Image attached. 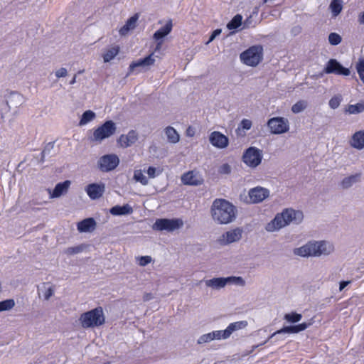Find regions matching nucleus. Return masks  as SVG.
<instances>
[{"label": "nucleus", "mask_w": 364, "mask_h": 364, "mask_svg": "<svg viewBox=\"0 0 364 364\" xmlns=\"http://www.w3.org/2000/svg\"><path fill=\"white\" fill-rule=\"evenodd\" d=\"M237 212V208L233 204L222 198L214 200L210 208L213 220L220 225L233 222L236 218Z\"/></svg>", "instance_id": "nucleus-1"}, {"label": "nucleus", "mask_w": 364, "mask_h": 364, "mask_svg": "<svg viewBox=\"0 0 364 364\" xmlns=\"http://www.w3.org/2000/svg\"><path fill=\"white\" fill-rule=\"evenodd\" d=\"M334 251L333 245L326 240H311L300 247L295 248L293 252L295 255L302 257H321L329 255Z\"/></svg>", "instance_id": "nucleus-2"}, {"label": "nucleus", "mask_w": 364, "mask_h": 364, "mask_svg": "<svg viewBox=\"0 0 364 364\" xmlns=\"http://www.w3.org/2000/svg\"><path fill=\"white\" fill-rule=\"evenodd\" d=\"M303 219L304 215L301 211L287 208L281 213L277 214L274 218L267 224L265 229L268 232H274L289 225L291 223L299 224Z\"/></svg>", "instance_id": "nucleus-3"}, {"label": "nucleus", "mask_w": 364, "mask_h": 364, "mask_svg": "<svg viewBox=\"0 0 364 364\" xmlns=\"http://www.w3.org/2000/svg\"><path fill=\"white\" fill-rule=\"evenodd\" d=\"M79 321L84 328L100 326L105 322L103 309L101 306H98L85 312L80 315Z\"/></svg>", "instance_id": "nucleus-4"}, {"label": "nucleus", "mask_w": 364, "mask_h": 364, "mask_svg": "<svg viewBox=\"0 0 364 364\" xmlns=\"http://www.w3.org/2000/svg\"><path fill=\"white\" fill-rule=\"evenodd\" d=\"M263 48L262 46H253L242 52L240 55L241 61L249 66L255 67L262 60Z\"/></svg>", "instance_id": "nucleus-5"}, {"label": "nucleus", "mask_w": 364, "mask_h": 364, "mask_svg": "<svg viewBox=\"0 0 364 364\" xmlns=\"http://www.w3.org/2000/svg\"><path fill=\"white\" fill-rule=\"evenodd\" d=\"M116 131V124L112 120L106 121L94 131L93 135L90 140L92 141L100 143L104 139L109 138L114 134Z\"/></svg>", "instance_id": "nucleus-6"}, {"label": "nucleus", "mask_w": 364, "mask_h": 364, "mask_svg": "<svg viewBox=\"0 0 364 364\" xmlns=\"http://www.w3.org/2000/svg\"><path fill=\"white\" fill-rule=\"evenodd\" d=\"M183 225V220L179 218H160L156 219L152 228L158 231L173 232L181 228Z\"/></svg>", "instance_id": "nucleus-7"}, {"label": "nucleus", "mask_w": 364, "mask_h": 364, "mask_svg": "<svg viewBox=\"0 0 364 364\" xmlns=\"http://www.w3.org/2000/svg\"><path fill=\"white\" fill-rule=\"evenodd\" d=\"M267 126L273 134H284L289 130L288 119L282 117L270 118L267 122Z\"/></svg>", "instance_id": "nucleus-8"}, {"label": "nucleus", "mask_w": 364, "mask_h": 364, "mask_svg": "<svg viewBox=\"0 0 364 364\" xmlns=\"http://www.w3.org/2000/svg\"><path fill=\"white\" fill-rule=\"evenodd\" d=\"M262 159V150L254 146L247 149L242 156L243 162L251 168L258 166L261 164Z\"/></svg>", "instance_id": "nucleus-9"}, {"label": "nucleus", "mask_w": 364, "mask_h": 364, "mask_svg": "<svg viewBox=\"0 0 364 364\" xmlns=\"http://www.w3.org/2000/svg\"><path fill=\"white\" fill-rule=\"evenodd\" d=\"M119 164L118 156L114 154H105L101 156L97 162L99 169L102 172L114 170Z\"/></svg>", "instance_id": "nucleus-10"}, {"label": "nucleus", "mask_w": 364, "mask_h": 364, "mask_svg": "<svg viewBox=\"0 0 364 364\" xmlns=\"http://www.w3.org/2000/svg\"><path fill=\"white\" fill-rule=\"evenodd\" d=\"M326 74L348 76L350 74L348 68H344L337 60L330 59L323 68Z\"/></svg>", "instance_id": "nucleus-11"}, {"label": "nucleus", "mask_w": 364, "mask_h": 364, "mask_svg": "<svg viewBox=\"0 0 364 364\" xmlns=\"http://www.w3.org/2000/svg\"><path fill=\"white\" fill-rule=\"evenodd\" d=\"M310 323H302L298 325L284 326L280 330H278L273 333L266 341H264L262 343L259 344L257 346H253V348L255 349L259 346H262L267 343L270 339L273 338L277 335L283 334V333H297L300 331H304L309 326Z\"/></svg>", "instance_id": "nucleus-12"}, {"label": "nucleus", "mask_w": 364, "mask_h": 364, "mask_svg": "<svg viewBox=\"0 0 364 364\" xmlns=\"http://www.w3.org/2000/svg\"><path fill=\"white\" fill-rule=\"evenodd\" d=\"M242 230L237 228L235 229L227 231L219 238L218 241L222 245H227L232 242L239 241L242 238Z\"/></svg>", "instance_id": "nucleus-13"}, {"label": "nucleus", "mask_w": 364, "mask_h": 364, "mask_svg": "<svg viewBox=\"0 0 364 364\" xmlns=\"http://www.w3.org/2000/svg\"><path fill=\"white\" fill-rule=\"evenodd\" d=\"M250 203H259L269 196V191L261 186H257L250 189L248 193Z\"/></svg>", "instance_id": "nucleus-14"}, {"label": "nucleus", "mask_w": 364, "mask_h": 364, "mask_svg": "<svg viewBox=\"0 0 364 364\" xmlns=\"http://www.w3.org/2000/svg\"><path fill=\"white\" fill-rule=\"evenodd\" d=\"M85 191L92 200L101 198L105 191V185L103 183H93L87 185Z\"/></svg>", "instance_id": "nucleus-15"}, {"label": "nucleus", "mask_w": 364, "mask_h": 364, "mask_svg": "<svg viewBox=\"0 0 364 364\" xmlns=\"http://www.w3.org/2000/svg\"><path fill=\"white\" fill-rule=\"evenodd\" d=\"M181 181L185 185L199 186L203 183V178L198 172L190 171L182 175Z\"/></svg>", "instance_id": "nucleus-16"}, {"label": "nucleus", "mask_w": 364, "mask_h": 364, "mask_svg": "<svg viewBox=\"0 0 364 364\" xmlns=\"http://www.w3.org/2000/svg\"><path fill=\"white\" fill-rule=\"evenodd\" d=\"M209 141L213 146L219 149L227 147L229 143L228 138L226 136L216 131L210 134Z\"/></svg>", "instance_id": "nucleus-17"}, {"label": "nucleus", "mask_w": 364, "mask_h": 364, "mask_svg": "<svg viewBox=\"0 0 364 364\" xmlns=\"http://www.w3.org/2000/svg\"><path fill=\"white\" fill-rule=\"evenodd\" d=\"M24 102L23 95L17 92H11L6 96V102L9 109L19 107Z\"/></svg>", "instance_id": "nucleus-18"}, {"label": "nucleus", "mask_w": 364, "mask_h": 364, "mask_svg": "<svg viewBox=\"0 0 364 364\" xmlns=\"http://www.w3.org/2000/svg\"><path fill=\"white\" fill-rule=\"evenodd\" d=\"M138 139V134L135 130H130L127 134H122L119 139L120 146L124 148L134 144Z\"/></svg>", "instance_id": "nucleus-19"}, {"label": "nucleus", "mask_w": 364, "mask_h": 364, "mask_svg": "<svg viewBox=\"0 0 364 364\" xmlns=\"http://www.w3.org/2000/svg\"><path fill=\"white\" fill-rule=\"evenodd\" d=\"M70 186V181L67 180L62 183H57L53 192H51L50 189H48L49 193L50 194V198H59L62 195L66 193L68 191Z\"/></svg>", "instance_id": "nucleus-20"}, {"label": "nucleus", "mask_w": 364, "mask_h": 364, "mask_svg": "<svg viewBox=\"0 0 364 364\" xmlns=\"http://www.w3.org/2000/svg\"><path fill=\"white\" fill-rule=\"evenodd\" d=\"M77 228L80 232H91L95 229L96 222L92 218H88L79 222Z\"/></svg>", "instance_id": "nucleus-21"}, {"label": "nucleus", "mask_w": 364, "mask_h": 364, "mask_svg": "<svg viewBox=\"0 0 364 364\" xmlns=\"http://www.w3.org/2000/svg\"><path fill=\"white\" fill-rule=\"evenodd\" d=\"M173 23L172 20L169 19L164 26L157 30L153 35V38L155 41L163 40L164 37L168 36L172 31Z\"/></svg>", "instance_id": "nucleus-22"}, {"label": "nucleus", "mask_w": 364, "mask_h": 364, "mask_svg": "<svg viewBox=\"0 0 364 364\" xmlns=\"http://www.w3.org/2000/svg\"><path fill=\"white\" fill-rule=\"evenodd\" d=\"M139 18L138 14H134L130 17L126 22V23L119 29V34L121 36H126L129 31L133 30L136 26V21Z\"/></svg>", "instance_id": "nucleus-23"}, {"label": "nucleus", "mask_w": 364, "mask_h": 364, "mask_svg": "<svg viewBox=\"0 0 364 364\" xmlns=\"http://www.w3.org/2000/svg\"><path fill=\"white\" fill-rule=\"evenodd\" d=\"M226 277H216L205 281V284L208 287L213 289H220L227 285Z\"/></svg>", "instance_id": "nucleus-24"}, {"label": "nucleus", "mask_w": 364, "mask_h": 364, "mask_svg": "<svg viewBox=\"0 0 364 364\" xmlns=\"http://www.w3.org/2000/svg\"><path fill=\"white\" fill-rule=\"evenodd\" d=\"M350 145L358 149L364 148V130L356 132L352 136Z\"/></svg>", "instance_id": "nucleus-25"}, {"label": "nucleus", "mask_w": 364, "mask_h": 364, "mask_svg": "<svg viewBox=\"0 0 364 364\" xmlns=\"http://www.w3.org/2000/svg\"><path fill=\"white\" fill-rule=\"evenodd\" d=\"M109 213L112 215H129L133 213V208L129 204H125L122 206L115 205L110 208Z\"/></svg>", "instance_id": "nucleus-26"}, {"label": "nucleus", "mask_w": 364, "mask_h": 364, "mask_svg": "<svg viewBox=\"0 0 364 364\" xmlns=\"http://www.w3.org/2000/svg\"><path fill=\"white\" fill-rule=\"evenodd\" d=\"M360 173H355L345 177L340 183V186L343 189H348L353 186L355 183L359 182L360 181Z\"/></svg>", "instance_id": "nucleus-27"}, {"label": "nucleus", "mask_w": 364, "mask_h": 364, "mask_svg": "<svg viewBox=\"0 0 364 364\" xmlns=\"http://www.w3.org/2000/svg\"><path fill=\"white\" fill-rule=\"evenodd\" d=\"M164 132L168 142L176 144L179 141L180 136L173 127L168 126L165 128Z\"/></svg>", "instance_id": "nucleus-28"}, {"label": "nucleus", "mask_w": 364, "mask_h": 364, "mask_svg": "<svg viewBox=\"0 0 364 364\" xmlns=\"http://www.w3.org/2000/svg\"><path fill=\"white\" fill-rule=\"evenodd\" d=\"M342 9L343 0H332L329 5V9L333 17L337 16L341 12Z\"/></svg>", "instance_id": "nucleus-29"}, {"label": "nucleus", "mask_w": 364, "mask_h": 364, "mask_svg": "<svg viewBox=\"0 0 364 364\" xmlns=\"http://www.w3.org/2000/svg\"><path fill=\"white\" fill-rule=\"evenodd\" d=\"M96 117L95 113L92 110H87L85 111L79 122L80 126H83L87 124V123L90 122L93 119H95Z\"/></svg>", "instance_id": "nucleus-30"}, {"label": "nucleus", "mask_w": 364, "mask_h": 364, "mask_svg": "<svg viewBox=\"0 0 364 364\" xmlns=\"http://www.w3.org/2000/svg\"><path fill=\"white\" fill-rule=\"evenodd\" d=\"M247 326V321H240L231 323L230 324H229V326L226 328H227L230 336H231V334L234 331L245 328Z\"/></svg>", "instance_id": "nucleus-31"}, {"label": "nucleus", "mask_w": 364, "mask_h": 364, "mask_svg": "<svg viewBox=\"0 0 364 364\" xmlns=\"http://www.w3.org/2000/svg\"><path fill=\"white\" fill-rule=\"evenodd\" d=\"M364 111V102H358L355 105H350L346 109V112L350 114H360Z\"/></svg>", "instance_id": "nucleus-32"}, {"label": "nucleus", "mask_w": 364, "mask_h": 364, "mask_svg": "<svg viewBox=\"0 0 364 364\" xmlns=\"http://www.w3.org/2000/svg\"><path fill=\"white\" fill-rule=\"evenodd\" d=\"M242 16L240 14L235 15L232 20L227 24L229 30H234L239 28L242 24Z\"/></svg>", "instance_id": "nucleus-33"}, {"label": "nucleus", "mask_w": 364, "mask_h": 364, "mask_svg": "<svg viewBox=\"0 0 364 364\" xmlns=\"http://www.w3.org/2000/svg\"><path fill=\"white\" fill-rule=\"evenodd\" d=\"M308 102L306 100H299L292 105L291 110L294 114H298L306 109Z\"/></svg>", "instance_id": "nucleus-34"}, {"label": "nucleus", "mask_w": 364, "mask_h": 364, "mask_svg": "<svg viewBox=\"0 0 364 364\" xmlns=\"http://www.w3.org/2000/svg\"><path fill=\"white\" fill-rule=\"evenodd\" d=\"M133 178L143 186H146L149 183L147 177L144 175L142 171L140 169L134 171Z\"/></svg>", "instance_id": "nucleus-35"}, {"label": "nucleus", "mask_w": 364, "mask_h": 364, "mask_svg": "<svg viewBox=\"0 0 364 364\" xmlns=\"http://www.w3.org/2000/svg\"><path fill=\"white\" fill-rule=\"evenodd\" d=\"M119 53V47H112L107 50L103 55V60L105 63L109 62L112 60Z\"/></svg>", "instance_id": "nucleus-36"}, {"label": "nucleus", "mask_w": 364, "mask_h": 364, "mask_svg": "<svg viewBox=\"0 0 364 364\" xmlns=\"http://www.w3.org/2000/svg\"><path fill=\"white\" fill-rule=\"evenodd\" d=\"M227 284H235L240 287H244L245 285V281L242 277H235V276H231L226 277Z\"/></svg>", "instance_id": "nucleus-37"}, {"label": "nucleus", "mask_w": 364, "mask_h": 364, "mask_svg": "<svg viewBox=\"0 0 364 364\" xmlns=\"http://www.w3.org/2000/svg\"><path fill=\"white\" fill-rule=\"evenodd\" d=\"M54 149V142L48 143L41 152V157L40 159V163H43L45 161V158L46 156L50 155L52 151Z\"/></svg>", "instance_id": "nucleus-38"}, {"label": "nucleus", "mask_w": 364, "mask_h": 364, "mask_svg": "<svg viewBox=\"0 0 364 364\" xmlns=\"http://www.w3.org/2000/svg\"><path fill=\"white\" fill-rule=\"evenodd\" d=\"M15 306V301L12 299H6L0 301V312L4 311H9L14 308Z\"/></svg>", "instance_id": "nucleus-39"}, {"label": "nucleus", "mask_w": 364, "mask_h": 364, "mask_svg": "<svg viewBox=\"0 0 364 364\" xmlns=\"http://www.w3.org/2000/svg\"><path fill=\"white\" fill-rule=\"evenodd\" d=\"M343 100V97L341 95H336L331 98V100L328 102L329 107L333 109H337Z\"/></svg>", "instance_id": "nucleus-40"}, {"label": "nucleus", "mask_w": 364, "mask_h": 364, "mask_svg": "<svg viewBox=\"0 0 364 364\" xmlns=\"http://www.w3.org/2000/svg\"><path fill=\"white\" fill-rule=\"evenodd\" d=\"M212 333L213 334L214 340L227 339L230 336L227 328L225 330L215 331H213Z\"/></svg>", "instance_id": "nucleus-41"}, {"label": "nucleus", "mask_w": 364, "mask_h": 364, "mask_svg": "<svg viewBox=\"0 0 364 364\" xmlns=\"http://www.w3.org/2000/svg\"><path fill=\"white\" fill-rule=\"evenodd\" d=\"M84 248L85 247L83 245H77L75 247H70L64 250V253L67 255H73L82 252Z\"/></svg>", "instance_id": "nucleus-42"}, {"label": "nucleus", "mask_w": 364, "mask_h": 364, "mask_svg": "<svg viewBox=\"0 0 364 364\" xmlns=\"http://www.w3.org/2000/svg\"><path fill=\"white\" fill-rule=\"evenodd\" d=\"M301 314L292 312L291 314H286L284 315V319L290 323H296L301 319Z\"/></svg>", "instance_id": "nucleus-43"}, {"label": "nucleus", "mask_w": 364, "mask_h": 364, "mask_svg": "<svg viewBox=\"0 0 364 364\" xmlns=\"http://www.w3.org/2000/svg\"><path fill=\"white\" fill-rule=\"evenodd\" d=\"M213 340H214L213 334L212 333V332H210V333H205V334L200 336L198 338L197 343H198V344H203V343H209Z\"/></svg>", "instance_id": "nucleus-44"}, {"label": "nucleus", "mask_w": 364, "mask_h": 364, "mask_svg": "<svg viewBox=\"0 0 364 364\" xmlns=\"http://www.w3.org/2000/svg\"><path fill=\"white\" fill-rule=\"evenodd\" d=\"M342 41L340 35L336 33H331L328 36V41L333 46L338 45Z\"/></svg>", "instance_id": "nucleus-45"}, {"label": "nucleus", "mask_w": 364, "mask_h": 364, "mask_svg": "<svg viewBox=\"0 0 364 364\" xmlns=\"http://www.w3.org/2000/svg\"><path fill=\"white\" fill-rule=\"evenodd\" d=\"M357 72L362 82L364 83V60H360L356 65Z\"/></svg>", "instance_id": "nucleus-46"}, {"label": "nucleus", "mask_w": 364, "mask_h": 364, "mask_svg": "<svg viewBox=\"0 0 364 364\" xmlns=\"http://www.w3.org/2000/svg\"><path fill=\"white\" fill-rule=\"evenodd\" d=\"M231 166L228 164L225 163L219 166L218 172L222 175H228L231 173Z\"/></svg>", "instance_id": "nucleus-47"}, {"label": "nucleus", "mask_w": 364, "mask_h": 364, "mask_svg": "<svg viewBox=\"0 0 364 364\" xmlns=\"http://www.w3.org/2000/svg\"><path fill=\"white\" fill-rule=\"evenodd\" d=\"M154 53H152L150 55H149L148 56H146V58L141 59L142 60V63H144V65L145 67H149V66L154 65V63L155 62V59H154Z\"/></svg>", "instance_id": "nucleus-48"}, {"label": "nucleus", "mask_w": 364, "mask_h": 364, "mask_svg": "<svg viewBox=\"0 0 364 364\" xmlns=\"http://www.w3.org/2000/svg\"><path fill=\"white\" fill-rule=\"evenodd\" d=\"M252 126V122L251 120L250 119H243L240 124H239V127L237 128V130H240V128H242L243 129H245V130H249L251 129Z\"/></svg>", "instance_id": "nucleus-49"}, {"label": "nucleus", "mask_w": 364, "mask_h": 364, "mask_svg": "<svg viewBox=\"0 0 364 364\" xmlns=\"http://www.w3.org/2000/svg\"><path fill=\"white\" fill-rule=\"evenodd\" d=\"M139 264L141 267H144L149 264L152 259L150 256H141L139 257Z\"/></svg>", "instance_id": "nucleus-50"}, {"label": "nucleus", "mask_w": 364, "mask_h": 364, "mask_svg": "<svg viewBox=\"0 0 364 364\" xmlns=\"http://www.w3.org/2000/svg\"><path fill=\"white\" fill-rule=\"evenodd\" d=\"M142 67L145 68L144 63H142V60L141 59L137 61L132 62L129 67V72H133L136 68Z\"/></svg>", "instance_id": "nucleus-51"}, {"label": "nucleus", "mask_w": 364, "mask_h": 364, "mask_svg": "<svg viewBox=\"0 0 364 364\" xmlns=\"http://www.w3.org/2000/svg\"><path fill=\"white\" fill-rule=\"evenodd\" d=\"M149 178H154L160 173V171L156 173V168L153 166H149L146 171Z\"/></svg>", "instance_id": "nucleus-52"}, {"label": "nucleus", "mask_w": 364, "mask_h": 364, "mask_svg": "<svg viewBox=\"0 0 364 364\" xmlns=\"http://www.w3.org/2000/svg\"><path fill=\"white\" fill-rule=\"evenodd\" d=\"M68 70L65 68H61L55 71V76L57 78L64 77L67 76Z\"/></svg>", "instance_id": "nucleus-53"}, {"label": "nucleus", "mask_w": 364, "mask_h": 364, "mask_svg": "<svg viewBox=\"0 0 364 364\" xmlns=\"http://www.w3.org/2000/svg\"><path fill=\"white\" fill-rule=\"evenodd\" d=\"M54 293V289L53 287H49L46 289V291L43 294L44 299L46 300H48L53 294Z\"/></svg>", "instance_id": "nucleus-54"}, {"label": "nucleus", "mask_w": 364, "mask_h": 364, "mask_svg": "<svg viewBox=\"0 0 364 364\" xmlns=\"http://www.w3.org/2000/svg\"><path fill=\"white\" fill-rule=\"evenodd\" d=\"M221 33V29H215L210 35L209 40L206 43V44L210 43L212 42L218 36H219Z\"/></svg>", "instance_id": "nucleus-55"}, {"label": "nucleus", "mask_w": 364, "mask_h": 364, "mask_svg": "<svg viewBox=\"0 0 364 364\" xmlns=\"http://www.w3.org/2000/svg\"><path fill=\"white\" fill-rule=\"evenodd\" d=\"M349 283H350V281H342V282H340V287H339L340 291H342Z\"/></svg>", "instance_id": "nucleus-56"}, {"label": "nucleus", "mask_w": 364, "mask_h": 364, "mask_svg": "<svg viewBox=\"0 0 364 364\" xmlns=\"http://www.w3.org/2000/svg\"><path fill=\"white\" fill-rule=\"evenodd\" d=\"M153 298V296L150 293H147V294H145L143 296V300L144 301H148L149 300H151V299Z\"/></svg>", "instance_id": "nucleus-57"}, {"label": "nucleus", "mask_w": 364, "mask_h": 364, "mask_svg": "<svg viewBox=\"0 0 364 364\" xmlns=\"http://www.w3.org/2000/svg\"><path fill=\"white\" fill-rule=\"evenodd\" d=\"M157 41V43H156V48H155V50H159L161 48V46L163 44V40H159V41Z\"/></svg>", "instance_id": "nucleus-58"}, {"label": "nucleus", "mask_w": 364, "mask_h": 364, "mask_svg": "<svg viewBox=\"0 0 364 364\" xmlns=\"http://www.w3.org/2000/svg\"><path fill=\"white\" fill-rule=\"evenodd\" d=\"M358 21L360 24H364V11L359 15Z\"/></svg>", "instance_id": "nucleus-59"}, {"label": "nucleus", "mask_w": 364, "mask_h": 364, "mask_svg": "<svg viewBox=\"0 0 364 364\" xmlns=\"http://www.w3.org/2000/svg\"><path fill=\"white\" fill-rule=\"evenodd\" d=\"M193 132H192L191 127H189L188 129H187V135L188 136H193Z\"/></svg>", "instance_id": "nucleus-60"}, {"label": "nucleus", "mask_w": 364, "mask_h": 364, "mask_svg": "<svg viewBox=\"0 0 364 364\" xmlns=\"http://www.w3.org/2000/svg\"><path fill=\"white\" fill-rule=\"evenodd\" d=\"M77 75H75L73 79L70 81V85H74L76 82Z\"/></svg>", "instance_id": "nucleus-61"}, {"label": "nucleus", "mask_w": 364, "mask_h": 364, "mask_svg": "<svg viewBox=\"0 0 364 364\" xmlns=\"http://www.w3.org/2000/svg\"><path fill=\"white\" fill-rule=\"evenodd\" d=\"M83 73V70H80V71L78 72V74H80V73Z\"/></svg>", "instance_id": "nucleus-62"}, {"label": "nucleus", "mask_w": 364, "mask_h": 364, "mask_svg": "<svg viewBox=\"0 0 364 364\" xmlns=\"http://www.w3.org/2000/svg\"><path fill=\"white\" fill-rule=\"evenodd\" d=\"M269 0H264V3H267Z\"/></svg>", "instance_id": "nucleus-63"}]
</instances>
